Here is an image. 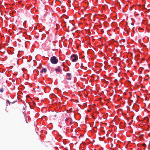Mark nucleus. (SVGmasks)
Segmentation results:
<instances>
[{"mask_svg":"<svg viewBox=\"0 0 150 150\" xmlns=\"http://www.w3.org/2000/svg\"><path fill=\"white\" fill-rule=\"evenodd\" d=\"M71 59L72 62H74L78 60V57L77 55L74 54L71 56Z\"/></svg>","mask_w":150,"mask_h":150,"instance_id":"f03ea898","label":"nucleus"},{"mask_svg":"<svg viewBox=\"0 0 150 150\" xmlns=\"http://www.w3.org/2000/svg\"><path fill=\"white\" fill-rule=\"evenodd\" d=\"M8 103L9 104V105H10V103L11 102L8 100H7V101H6V103Z\"/></svg>","mask_w":150,"mask_h":150,"instance_id":"6e6552de","label":"nucleus"},{"mask_svg":"<svg viewBox=\"0 0 150 150\" xmlns=\"http://www.w3.org/2000/svg\"><path fill=\"white\" fill-rule=\"evenodd\" d=\"M70 123H71V124L72 123V122H71Z\"/></svg>","mask_w":150,"mask_h":150,"instance_id":"ddd939ff","label":"nucleus"},{"mask_svg":"<svg viewBox=\"0 0 150 150\" xmlns=\"http://www.w3.org/2000/svg\"><path fill=\"white\" fill-rule=\"evenodd\" d=\"M67 75L69 77L71 76V75L70 73H67Z\"/></svg>","mask_w":150,"mask_h":150,"instance_id":"39448f33","label":"nucleus"},{"mask_svg":"<svg viewBox=\"0 0 150 150\" xmlns=\"http://www.w3.org/2000/svg\"><path fill=\"white\" fill-rule=\"evenodd\" d=\"M149 103L150 104V103Z\"/></svg>","mask_w":150,"mask_h":150,"instance_id":"4468645a","label":"nucleus"},{"mask_svg":"<svg viewBox=\"0 0 150 150\" xmlns=\"http://www.w3.org/2000/svg\"><path fill=\"white\" fill-rule=\"evenodd\" d=\"M146 76H149V75H146Z\"/></svg>","mask_w":150,"mask_h":150,"instance_id":"9b49d317","label":"nucleus"},{"mask_svg":"<svg viewBox=\"0 0 150 150\" xmlns=\"http://www.w3.org/2000/svg\"><path fill=\"white\" fill-rule=\"evenodd\" d=\"M142 145L144 146V148H145V147H146V145L144 143H143Z\"/></svg>","mask_w":150,"mask_h":150,"instance_id":"0eeeda50","label":"nucleus"},{"mask_svg":"<svg viewBox=\"0 0 150 150\" xmlns=\"http://www.w3.org/2000/svg\"><path fill=\"white\" fill-rule=\"evenodd\" d=\"M61 67L60 66H58L57 68L55 69L56 72L58 73V72H59L60 74H62V71L60 69Z\"/></svg>","mask_w":150,"mask_h":150,"instance_id":"7ed1b4c3","label":"nucleus"},{"mask_svg":"<svg viewBox=\"0 0 150 150\" xmlns=\"http://www.w3.org/2000/svg\"><path fill=\"white\" fill-rule=\"evenodd\" d=\"M131 25H133V24L132 23H131Z\"/></svg>","mask_w":150,"mask_h":150,"instance_id":"f8f14e48","label":"nucleus"},{"mask_svg":"<svg viewBox=\"0 0 150 150\" xmlns=\"http://www.w3.org/2000/svg\"><path fill=\"white\" fill-rule=\"evenodd\" d=\"M46 71V69L45 68H44L42 69L41 71V73H42L43 72L45 73Z\"/></svg>","mask_w":150,"mask_h":150,"instance_id":"20e7f679","label":"nucleus"},{"mask_svg":"<svg viewBox=\"0 0 150 150\" xmlns=\"http://www.w3.org/2000/svg\"><path fill=\"white\" fill-rule=\"evenodd\" d=\"M3 91H4V89H3V88H1L0 89V91L2 93V92H3Z\"/></svg>","mask_w":150,"mask_h":150,"instance_id":"423d86ee","label":"nucleus"},{"mask_svg":"<svg viewBox=\"0 0 150 150\" xmlns=\"http://www.w3.org/2000/svg\"><path fill=\"white\" fill-rule=\"evenodd\" d=\"M51 63L53 64H56L58 62V60L55 56L52 57L50 59Z\"/></svg>","mask_w":150,"mask_h":150,"instance_id":"f257e3e1","label":"nucleus"},{"mask_svg":"<svg viewBox=\"0 0 150 150\" xmlns=\"http://www.w3.org/2000/svg\"><path fill=\"white\" fill-rule=\"evenodd\" d=\"M71 79V78H67V79L68 80H70Z\"/></svg>","mask_w":150,"mask_h":150,"instance_id":"9d476101","label":"nucleus"},{"mask_svg":"<svg viewBox=\"0 0 150 150\" xmlns=\"http://www.w3.org/2000/svg\"><path fill=\"white\" fill-rule=\"evenodd\" d=\"M69 117L67 118H66V119H65V121H67L68 120H69Z\"/></svg>","mask_w":150,"mask_h":150,"instance_id":"1a4fd4ad","label":"nucleus"}]
</instances>
